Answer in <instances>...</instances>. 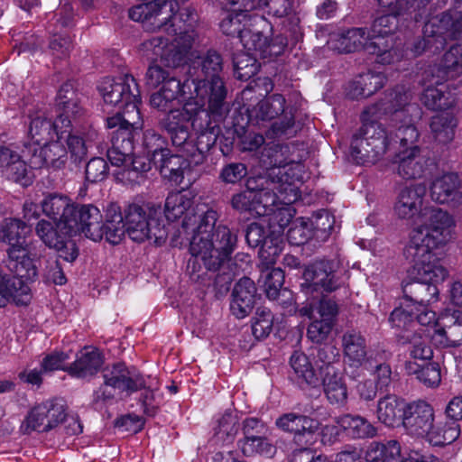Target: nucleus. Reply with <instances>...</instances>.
<instances>
[{
    "instance_id": "49",
    "label": "nucleus",
    "mask_w": 462,
    "mask_h": 462,
    "mask_svg": "<svg viewBox=\"0 0 462 462\" xmlns=\"http://www.w3.org/2000/svg\"><path fill=\"white\" fill-rule=\"evenodd\" d=\"M290 363L299 384L314 386L318 383V376L306 355L295 352L291 356Z\"/></svg>"
},
{
    "instance_id": "2",
    "label": "nucleus",
    "mask_w": 462,
    "mask_h": 462,
    "mask_svg": "<svg viewBox=\"0 0 462 462\" xmlns=\"http://www.w3.org/2000/svg\"><path fill=\"white\" fill-rule=\"evenodd\" d=\"M425 193L421 184L404 186L396 197L393 210L402 219H411L417 215L422 219L411 230L404 254L414 263L422 281H439L448 276V271L440 263L439 251L454 239L456 221L440 208L423 206Z\"/></svg>"
},
{
    "instance_id": "12",
    "label": "nucleus",
    "mask_w": 462,
    "mask_h": 462,
    "mask_svg": "<svg viewBox=\"0 0 462 462\" xmlns=\"http://www.w3.org/2000/svg\"><path fill=\"white\" fill-rule=\"evenodd\" d=\"M98 91L104 101L105 109L127 108L125 121L134 127L142 126L139 110L140 91L132 75L125 74L117 78H105L98 85Z\"/></svg>"
},
{
    "instance_id": "38",
    "label": "nucleus",
    "mask_w": 462,
    "mask_h": 462,
    "mask_svg": "<svg viewBox=\"0 0 462 462\" xmlns=\"http://www.w3.org/2000/svg\"><path fill=\"white\" fill-rule=\"evenodd\" d=\"M102 364L103 358L100 353L88 346L77 354L76 360L68 367V373L78 378H85L97 374Z\"/></svg>"
},
{
    "instance_id": "19",
    "label": "nucleus",
    "mask_w": 462,
    "mask_h": 462,
    "mask_svg": "<svg viewBox=\"0 0 462 462\" xmlns=\"http://www.w3.org/2000/svg\"><path fill=\"white\" fill-rule=\"evenodd\" d=\"M66 418V409L62 402L46 401L35 405L25 417L22 429L25 433L49 431Z\"/></svg>"
},
{
    "instance_id": "41",
    "label": "nucleus",
    "mask_w": 462,
    "mask_h": 462,
    "mask_svg": "<svg viewBox=\"0 0 462 462\" xmlns=\"http://www.w3.org/2000/svg\"><path fill=\"white\" fill-rule=\"evenodd\" d=\"M261 280L266 296L272 300H279L281 296L290 300V304L293 303L291 293L287 290H282L284 282V273L281 268H272L265 271L261 270Z\"/></svg>"
},
{
    "instance_id": "40",
    "label": "nucleus",
    "mask_w": 462,
    "mask_h": 462,
    "mask_svg": "<svg viewBox=\"0 0 462 462\" xmlns=\"http://www.w3.org/2000/svg\"><path fill=\"white\" fill-rule=\"evenodd\" d=\"M413 284H405L403 286L404 297L400 306L395 308L389 318V321L393 327L406 328L411 323L414 322V307L413 301Z\"/></svg>"
},
{
    "instance_id": "45",
    "label": "nucleus",
    "mask_w": 462,
    "mask_h": 462,
    "mask_svg": "<svg viewBox=\"0 0 462 462\" xmlns=\"http://www.w3.org/2000/svg\"><path fill=\"white\" fill-rule=\"evenodd\" d=\"M337 424L356 439L373 438L376 435V428L361 416L346 414L337 418Z\"/></svg>"
},
{
    "instance_id": "39",
    "label": "nucleus",
    "mask_w": 462,
    "mask_h": 462,
    "mask_svg": "<svg viewBox=\"0 0 462 462\" xmlns=\"http://www.w3.org/2000/svg\"><path fill=\"white\" fill-rule=\"evenodd\" d=\"M42 212L54 222H60L67 227V220L75 211V204L66 196L49 195L42 202Z\"/></svg>"
},
{
    "instance_id": "62",
    "label": "nucleus",
    "mask_w": 462,
    "mask_h": 462,
    "mask_svg": "<svg viewBox=\"0 0 462 462\" xmlns=\"http://www.w3.org/2000/svg\"><path fill=\"white\" fill-rule=\"evenodd\" d=\"M70 358L69 353L55 351L46 355L42 362L41 368L44 373H51L57 370L68 372L67 362Z\"/></svg>"
},
{
    "instance_id": "23",
    "label": "nucleus",
    "mask_w": 462,
    "mask_h": 462,
    "mask_svg": "<svg viewBox=\"0 0 462 462\" xmlns=\"http://www.w3.org/2000/svg\"><path fill=\"white\" fill-rule=\"evenodd\" d=\"M23 156L29 160L32 168L61 169L65 167L68 160V151L62 138L55 137L52 141L46 142L38 147L25 144L23 150Z\"/></svg>"
},
{
    "instance_id": "33",
    "label": "nucleus",
    "mask_w": 462,
    "mask_h": 462,
    "mask_svg": "<svg viewBox=\"0 0 462 462\" xmlns=\"http://www.w3.org/2000/svg\"><path fill=\"white\" fill-rule=\"evenodd\" d=\"M256 287L249 278L240 279L233 290L230 305L232 313L238 319H244L253 310L255 303Z\"/></svg>"
},
{
    "instance_id": "57",
    "label": "nucleus",
    "mask_w": 462,
    "mask_h": 462,
    "mask_svg": "<svg viewBox=\"0 0 462 462\" xmlns=\"http://www.w3.org/2000/svg\"><path fill=\"white\" fill-rule=\"evenodd\" d=\"M240 448L245 456L260 454L271 457L274 454V447L262 437L246 436L243 441H240Z\"/></svg>"
},
{
    "instance_id": "9",
    "label": "nucleus",
    "mask_w": 462,
    "mask_h": 462,
    "mask_svg": "<svg viewBox=\"0 0 462 462\" xmlns=\"http://www.w3.org/2000/svg\"><path fill=\"white\" fill-rule=\"evenodd\" d=\"M104 385L94 393V400L106 401L119 393L130 395L138 390H143L142 405L143 412L148 416H153L157 411V405L153 403L156 398L158 382L156 378L144 377L138 373L131 372L122 364L106 368L103 373Z\"/></svg>"
},
{
    "instance_id": "58",
    "label": "nucleus",
    "mask_w": 462,
    "mask_h": 462,
    "mask_svg": "<svg viewBox=\"0 0 462 462\" xmlns=\"http://www.w3.org/2000/svg\"><path fill=\"white\" fill-rule=\"evenodd\" d=\"M356 82L361 83L362 89H356L354 95L367 97L383 87L385 77L382 73L367 72L356 77Z\"/></svg>"
},
{
    "instance_id": "30",
    "label": "nucleus",
    "mask_w": 462,
    "mask_h": 462,
    "mask_svg": "<svg viewBox=\"0 0 462 462\" xmlns=\"http://www.w3.org/2000/svg\"><path fill=\"white\" fill-rule=\"evenodd\" d=\"M276 425L284 431L294 434V439L298 442L305 443L312 439L313 434L319 427L317 420L296 413H286L276 420Z\"/></svg>"
},
{
    "instance_id": "37",
    "label": "nucleus",
    "mask_w": 462,
    "mask_h": 462,
    "mask_svg": "<svg viewBox=\"0 0 462 462\" xmlns=\"http://www.w3.org/2000/svg\"><path fill=\"white\" fill-rule=\"evenodd\" d=\"M324 393L332 404H344L347 399V388L343 374L334 365H328L323 371Z\"/></svg>"
},
{
    "instance_id": "15",
    "label": "nucleus",
    "mask_w": 462,
    "mask_h": 462,
    "mask_svg": "<svg viewBox=\"0 0 462 462\" xmlns=\"http://www.w3.org/2000/svg\"><path fill=\"white\" fill-rule=\"evenodd\" d=\"M300 314L310 319L307 330L308 337L315 343H321L330 334L338 314V305L330 299H322L315 306L303 307Z\"/></svg>"
},
{
    "instance_id": "55",
    "label": "nucleus",
    "mask_w": 462,
    "mask_h": 462,
    "mask_svg": "<svg viewBox=\"0 0 462 462\" xmlns=\"http://www.w3.org/2000/svg\"><path fill=\"white\" fill-rule=\"evenodd\" d=\"M285 99L282 95L271 96L258 103L256 116L261 120H271L284 111Z\"/></svg>"
},
{
    "instance_id": "3",
    "label": "nucleus",
    "mask_w": 462,
    "mask_h": 462,
    "mask_svg": "<svg viewBox=\"0 0 462 462\" xmlns=\"http://www.w3.org/2000/svg\"><path fill=\"white\" fill-rule=\"evenodd\" d=\"M196 195L190 190L170 193L165 200L164 214L168 220L175 221L183 217L182 229L193 233L189 252L193 259L188 263V269L201 260L207 270H217L235 249L236 236L226 226H218L212 233L217 219L213 209L205 210L203 205L195 203Z\"/></svg>"
},
{
    "instance_id": "61",
    "label": "nucleus",
    "mask_w": 462,
    "mask_h": 462,
    "mask_svg": "<svg viewBox=\"0 0 462 462\" xmlns=\"http://www.w3.org/2000/svg\"><path fill=\"white\" fill-rule=\"evenodd\" d=\"M249 20L250 19H243L242 15L237 13H233L230 8L220 23V29L226 35L233 36L237 34L240 38L241 33L248 28L245 26Z\"/></svg>"
},
{
    "instance_id": "52",
    "label": "nucleus",
    "mask_w": 462,
    "mask_h": 462,
    "mask_svg": "<svg viewBox=\"0 0 462 462\" xmlns=\"http://www.w3.org/2000/svg\"><path fill=\"white\" fill-rule=\"evenodd\" d=\"M460 435L458 423L452 419L445 422L433 424L429 441L435 446L451 444Z\"/></svg>"
},
{
    "instance_id": "51",
    "label": "nucleus",
    "mask_w": 462,
    "mask_h": 462,
    "mask_svg": "<svg viewBox=\"0 0 462 462\" xmlns=\"http://www.w3.org/2000/svg\"><path fill=\"white\" fill-rule=\"evenodd\" d=\"M405 370L410 374H416L421 383L430 387L438 386L441 380L440 368L438 363H430L421 366L416 362L407 361Z\"/></svg>"
},
{
    "instance_id": "16",
    "label": "nucleus",
    "mask_w": 462,
    "mask_h": 462,
    "mask_svg": "<svg viewBox=\"0 0 462 462\" xmlns=\"http://www.w3.org/2000/svg\"><path fill=\"white\" fill-rule=\"evenodd\" d=\"M302 277L304 282L301 289L307 294L314 291L332 292L344 284L342 273L330 261H319L308 265Z\"/></svg>"
},
{
    "instance_id": "47",
    "label": "nucleus",
    "mask_w": 462,
    "mask_h": 462,
    "mask_svg": "<svg viewBox=\"0 0 462 462\" xmlns=\"http://www.w3.org/2000/svg\"><path fill=\"white\" fill-rule=\"evenodd\" d=\"M72 125L69 126V130L66 133L65 136L62 137L63 143H67L68 155L71 161L75 163L80 162L87 157L88 150L90 143L97 136L95 132L88 134L86 138L80 135L71 133Z\"/></svg>"
},
{
    "instance_id": "4",
    "label": "nucleus",
    "mask_w": 462,
    "mask_h": 462,
    "mask_svg": "<svg viewBox=\"0 0 462 462\" xmlns=\"http://www.w3.org/2000/svg\"><path fill=\"white\" fill-rule=\"evenodd\" d=\"M184 11L187 20L182 19V13L180 17L174 15L172 3H143L130 9L129 17L133 21L146 23L150 30L165 29L169 35L175 36L171 40L163 36L145 40L139 47L143 57L152 61L161 60L169 67H177L195 55L192 51L195 32L184 27L189 20L188 27H191L194 13L188 8Z\"/></svg>"
},
{
    "instance_id": "56",
    "label": "nucleus",
    "mask_w": 462,
    "mask_h": 462,
    "mask_svg": "<svg viewBox=\"0 0 462 462\" xmlns=\"http://www.w3.org/2000/svg\"><path fill=\"white\" fill-rule=\"evenodd\" d=\"M238 416L236 412L228 411L222 415L216 429L217 438L223 442L233 441L239 430Z\"/></svg>"
},
{
    "instance_id": "32",
    "label": "nucleus",
    "mask_w": 462,
    "mask_h": 462,
    "mask_svg": "<svg viewBox=\"0 0 462 462\" xmlns=\"http://www.w3.org/2000/svg\"><path fill=\"white\" fill-rule=\"evenodd\" d=\"M0 174L23 186L31 181L25 162L16 151L7 146H0Z\"/></svg>"
},
{
    "instance_id": "11",
    "label": "nucleus",
    "mask_w": 462,
    "mask_h": 462,
    "mask_svg": "<svg viewBox=\"0 0 462 462\" xmlns=\"http://www.w3.org/2000/svg\"><path fill=\"white\" fill-rule=\"evenodd\" d=\"M462 73V44L452 46L443 56L439 64L431 69V84L428 86L421 100L432 110H445L452 107L456 97L449 91V85L444 82Z\"/></svg>"
},
{
    "instance_id": "22",
    "label": "nucleus",
    "mask_w": 462,
    "mask_h": 462,
    "mask_svg": "<svg viewBox=\"0 0 462 462\" xmlns=\"http://www.w3.org/2000/svg\"><path fill=\"white\" fill-rule=\"evenodd\" d=\"M414 279L417 282L414 284V291H413V301L415 303L414 307V317H416V320L421 326H435L434 333L431 337H434L436 331L439 328V317L436 319V313L429 310L428 307L424 304V302H430L431 300H436L439 295V290L436 285L430 283H437L443 282V280H430V281H422L420 278L419 273L415 270L414 265L412 266ZM432 340L438 344L434 338Z\"/></svg>"
},
{
    "instance_id": "43",
    "label": "nucleus",
    "mask_w": 462,
    "mask_h": 462,
    "mask_svg": "<svg viewBox=\"0 0 462 462\" xmlns=\"http://www.w3.org/2000/svg\"><path fill=\"white\" fill-rule=\"evenodd\" d=\"M401 451L400 443L391 439L385 443L372 442L366 448L364 456L366 462H397Z\"/></svg>"
},
{
    "instance_id": "48",
    "label": "nucleus",
    "mask_w": 462,
    "mask_h": 462,
    "mask_svg": "<svg viewBox=\"0 0 462 462\" xmlns=\"http://www.w3.org/2000/svg\"><path fill=\"white\" fill-rule=\"evenodd\" d=\"M284 245L282 236L268 235V238L264 240L259 250L260 270L268 271V269L274 268L273 265L282 252Z\"/></svg>"
},
{
    "instance_id": "50",
    "label": "nucleus",
    "mask_w": 462,
    "mask_h": 462,
    "mask_svg": "<svg viewBox=\"0 0 462 462\" xmlns=\"http://www.w3.org/2000/svg\"><path fill=\"white\" fill-rule=\"evenodd\" d=\"M57 106L60 109L58 116L68 117L71 121L80 113V107L73 85L69 82L62 85L57 95Z\"/></svg>"
},
{
    "instance_id": "27",
    "label": "nucleus",
    "mask_w": 462,
    "mask_h": 462,
    "mask_svg": "<svg viewBox=\"0 0 462 462\" xmlns=\"http://www.w3.org/2000/svg\"><path fill=\"white\" fill-rule=\"evenodd\" d=\"M434 422L433 408L419 401L407 405L402 425L410 435L429 439Z\"/></svg>"
},
{
    "instance_id": "13",
    "label": "nucleus",
    "mask_w": 462,
    "mask_h": 462,
    "mask_svg": "<svg viewBox=\"0 0 462 462\" xmlns=\"http://www.w3.org/2000/svg\"><path fill=\"white\" fill-rule=\"evenodd\" d=\"M159 208L149 206L131 204L124 210V220L126 226V235L136 243L152 240L156 245H162L167 233L161 226Z\"/></svg>"
},
{
    "instance_id": "64",
    "label": "nucleus",
    "mask_w": 462,
    "mask_h": 462,
    "mask_svg": "<svg viewBox=\"0 0 462 462\" xmlns=\"http://www.w3.org/2000/svg\"><path fill=\"white\" fill-rule=\"evenodd\" d=\"M410 356L414 361H426L431 358L432 350L428 344V338L421 336H414L411 339Z\"/></svg>"
},
{
    "instance_id": "46",
    "label": "nucleus",
    "mask_w": 462,
    "mask_h": 462,
    "mask_svg": "<svg viewBox=\"0 0 462 462\" xmlns=\"http://www.w3.org/2000/svg\"><path fill=\"white\" fill-rule=\"evenodd\" d=\"M457 121L451 113H441L431 118L430 130L434 139L440 143H449L455 135Z\"/></svg>"
},
{
    "instance_id": "26",
    "label": "nucleus",
    "mask_w": 462,
    "mask_h": 462,
    "mask_svg": "<svg viewBox=\"0 0 462 462\" xmlns=\"http://www.w3.org/2000/svg\"><path fill=\"white\" fill-rule=\"evenodd\" d=\"M430 196L437 204L451 208L462 206V191L458 176L447 172L433 179L430 185Z\"/></svg>"
},
{
    "instance_id": "10",
    "label": "nucleus",
    "mask_w": 462,
    "mask_h": 462,
    "mask_svg": "<svg viewBox=\"0 0 462 462\" xmlns=\"http://www.w3.org/2000/svg\"><path fill=\"white\" fill-rule=\"evenodd\" d=\"M29 232L27 225L18 218L8 217L0 223V241L8 245V267L23 280H34L38 275L35 265L38 254L33 244L26 241Z\"/></svg>"
},
{
    "instance_id": "54",
    "label": "nucleus",
    "mask_w": 462,
    "mask_h": 462,
    "mask_svg": "<svg viewBox=\"0 0 462 462\" xmlns=\"http://www.w3.org/2000/svg\"><path fill=\"white\" fill-rule=\"evenodd\" d=\"M430 0H378L381 8L394 14L411 16Z\"/></svg>"
},
{
    "instance_id": "28",
    "label": "nucleus",
    "mask_w": 462,
    "mask_h": 462,
    "mask_svg": "<svg viewBox=\"0 0 462 462\" xmlns=\"http://www.w3.org/2000/svg\"><path fill=\"white\" fill-rule=\"evenodd\" d=\"M329 47L338 52H353L365 49L368 53H376L378 42L369 41V35L365 29L352 28L340 33L330 36L328 42Z\"/></svg>"
},
{
    "instance_id": "63",
    "label": "nucleus",
    "mask_w": 462,
    "mask_h": 462,
    "mask_svg": "<svg viewBox=\"0 0 462 462\" xmlns=\"http://www.w3.org/2000/svg\"><path fill=\"white\" fill-rule=\"evenodd\" d=\"M108 174L106 162L99 157L91 159L86 166V178L90 182L104 180Z\"/></svg>"
},
{
    "instance_id": "7",
    "label": "nucleus",
    "mask_w": 462,
    "mask_h": 462,
    "mask_svg": "<svg viewBox=\"0 0 462 462\" xmlns=\"http://www.w3.org/2000/svg\"><path fill=\"white\" fill-rule=\"evenodd\" d=\"M222 70L220 55L209 51L196 57L189 68V79L193 94L190 101L208 104L213 113H219L225 103L226 90L219 73Z\"/></svg>"
},
{
    "instance_id": "29",
    "label": "nucleus",
    "mask_w": 462,
    "mask_h": 462,
    "mask_svg": "<svg viewBox=\"0 0 462 462\" xmlns=\"http://www.w3.org/2000/svg\"><path fill=\"white\" fill-rule=\"evenodd\" d=\"M342 348L345 362L353 367L364 365L366 369H372V365L367 357L366 342L364 336L356 330L346 331L342 336Z\"/></svg>"
},
{
    "instance_id": "44",
    "label": "nucleus",
    "mask_w": 462,
    "mask_h": 462,
    "mask_svg": "<svg viewBox=\"0 0 462 462\" xmlns=\"http://www.w3.org/2000/svg\"><path fill=\"white\" fill-rule=\"evenodd\" d=\"M244 48L250 53L260 58L273 55L272 46L267 36L257 29L247 28L239 38Z\"/></svg>"
},
{
    "instance_id": "6",
    "label": "nucleus",
    "mask_w": 462,
    "mask_h": 462,
    "mask_svg": "<svg viewBox=\"0 0 462 462\" xmlns=\"http://www.w3.org/2000/svg\"><path fill=\"white\" fill-rule=\"evenodd\" d=\"M123 144L125 151H121L116 145L107 151V158L115 168L113 176L123 184H143L152 164L157 165L169 151L164 139L153 130H147L143 134L144 156L132 155L133 146L129 139L123 140Z\"/></svg>"
},
{
    "instance_id": "8",
    "label": "nucleus",
    "mask_w": 462,
    "mask_h": 462,
    "mask_svg": "<svg viewBox=\"0 0 462 462\" xmlns=\"http://www.w3.org/2000/svg\"><path fill=\"white\" fill-rule=\"evenodd\" d=\"M291 150L289 144H273L264 149L263 155L267 158H263V162L270 167L268 176L264 177L267 189L279 190L287 203L300 198V185L304 175V165L290 157Z\"/></svg>"
},
{
    "instance_id": "31",
    "label": "nucleus",
    "mask_w": 462,
    "mask_h": 462,
    "mask_svg": "<svg viewBox=\"0 0 462 462\" xmlns=\"http://www.w3.org/2000/svg\"><path fill=\"white\" fill-rule=\"evenodd\" d=\"M274 193L277 199L271 206L270 212L261 217H263V223L268 225L270 235L282 236L284 228L291 223L294 216V209L291 204L295 201L287 203L279 190H274Z\"/></svg>"
},
{
    "instance_id": "60",
    "label": "nucleus",
    "mask_w": 462,
    "mask_h": 462,
    "mask_svg": "<svg viewBox=\"0 0 462 462\" xmlns=\"http://www.w3.org/2000/svg\"><path fill=\"white\" fill-rule=\"evenodd\" d=\"M273 316L267 309H258L252 324L253 335L257 339L266 337L272 331Z\"/></svg>"
},
{
    "instance_id": "25",
    "label": "nucleus",
    "mask_w": 462,
    "mask_h": 462,
    "mask_svg": "<svg viewBox=\"0 0 462 462\" xmlns=\"http://www.w3.org/2000/svg\"><path fill=\"white\" fill-rule=\"evenodd\" d=\"M67 229L82 233L86 237L99 241L103 238L102 215L94 205H75V211L67 220Z\"/></svg>"
},
{
    "instance_id": "36",
    "label": "nucleus",
    "mask_w": 462,
    "mask_h": 462,
    "mask_svg": "<svg viewBox=\"0 0 462 462\" xmlns=\"http://www.w3.org/2000/svg\"><path fill=\"white\" fill-rule=\"evenodd\" d=\"M405 402L394 394H387L378 400L376 416L386 426L402 423L407 408Z\"/></svg>"
},
{
    "instance_id": "20",
    "label": "nucleus",
    "mask_w": 462,
    "mask_h": 462,
    "mask_svg": "<svg viewBox=\"0 0 462 462\" xmlns=\"http://www.w3.org/2000/svg\"><path fill=\"white\" fill-rule=\"evenodd\" d=\"M55 226L47 220L37 223L35 233L42 243L55 249L59 256L67 262H73L78 257V248L75 243L68 239L72 231L66 228L63 224L54 222Z\"/></svg>"
},
{
    "instance_id": "14",
    "label": "nucleus",
    "mask_w": 462,
    "mask_h": 462,
    "mask_svg": "<svg viewBox=\"0 0 462 462\" xmlns=\"http://www.w3.org/2000/svg\"><path fill=\"white\" fill-rule=\"evenodd\" d=\"M265 182L266 180L263 176L249 178L246 181V190L233 196L232 207L240 212H250L252 216L266 215L277 196L271 187L267 189Z\"/></svg>"
},
{
    "instance_id": "42",
    "label": "nucleus",
    "mask_w": 462,
    "mask_h": 462,
    "mask_svg": "<svg viewBox=\"0 0 462 462\" xmlns=\"http://www.w3.org/2000/svg\"><path fill=\"white\" fill-rule=\"evenodd\" d=\"M106 240L113 245H118L126 235V226L124 216L117 206L112 205L106 212V219L102 224Z\"/></svg>"
},
{
    "instance_id": "24",
    "label": "nucleus",
    "mask_w": 462,
    "mask_h": 462,
    "mask_svg": "<svg viewBox=\"0 0 462 462\" xmlns=\"http://www.w3.org/2000/svg\"><path fill=\"white\" fill-rule=\"evenodd\" d=\"M195 165L193 160L189 161L188 158H184L183 155L171 154L168 151L155 166L159 168L163 178L176 185L189 187L199 178Z\"/></svg>"
},
{
    "instance_id": "5",
    "label": "nucleus",
    "mask_w": 462,
    "mask_h": 462,
    "mask_svg": "<svg viewBox=\"0 0 462 462\" xmlns=\"http://www.w3.org/2000/svg\"><path fill=\"white\" fill-rule=\"evenodd\" d=\"M225 112V103L219 113H213L208 104L189 101L183 109L171 111L160 124L172 145L199 164L215 144L219 134L218 122Z\"/></svg>"
},
{
    "instance_id": "21",
    "label": "nucleus",
    "mask_w": 462,
    "mask_h": 462,
    "mask_svg": "<svg viewBox=\"0 0 462 462\" xmlns=\"http://www.w3.org/2000/svg\"><path fill=\"white\" fill-rule=\"evenodd\" d=\"M400 16L389 13L375 19L372 25L369 41L379 42L375 53L379 63L390 64L400 59L397 50L393 48V39H384L398 29Z\"/></svg>"
},
{
    "instance_id": "35",
    "label": "nucleus",
    "mask_w": 462,
    "mask_h": 462,
    "mask_svg": "<svg viewBox=\"0 0 462 462\" xmlns=\"http://www.w3.org/2000/svg\"><path fill=\"white\" fill-rule=\"evenodd\" d=\"M29 292L30 288L23 279L0 273V307L10 301L26 304L30 300Z\"/></svg>"
},
{
    "instance_id": "17",
    "label": "nucleus",
    "mask_w": 462,
    "mask_h": 462,
    "mask_svg": "<svg viewBox=\"0 0 462 462\" xmlns=\"http://www.w3.org/2000/svg\"><path fill=\"white\" fill-rule=\"evenodd\" d=\"M71 126V120L68 117L57 116L52 121L43 113L36 112L29 116V125L27 131L28 140L23 144H30L32 147H38L41 144L52 141L53 138H62Z\"/></svg>"
},
{
    "instance_id": "34",
    "label": "nucleus",
    "mask_w": 462,
    "mask_h": 462,
    "mask_svg": "<svg viewBox=\"0 0 462 462\" xmlns=\"http://www.w3.org/2000/svg\"><path fill=\"white\" fill-rule=\"evenodd\" d=\"M327 230L331 228L330 216L327 211L317 214L315 222L308 223L303 218L294 220L287 232L290 244L294 245H303L310 236L311 228Z\"/></svg>"
},
{
    "instance_id": "1",
    "label": "nucleus",
    "mask_w": 462,
    "mask_h": 462,
    "mask_svg": "<svg viewBox=\"0 0 462 462\" xmlns=\"http://www.w3.org/2000/svg\"><path fill=\"white\" fill-rule=\"evenodd\" d=\"M411 98L409 91L397 87L364 111L360 136L351 143V154L357 163H375L387 150L393 149V163L401 178L424 176L428 160L417 145L420 133L415 125L421 109Z\"/></svg>"
},
{
    "instance_id": "53",
    "label": "nucleus",
    "mask_w": 462,
    "mask_h": 462,
    "mask_svg": "<svg viewBox=\"0 0 462 462\" xmlns=\"http://www.w3.org/2000/svg\"><path fill=\"white\" fill-rule=\"evenodd\" d=\"M434 28L435 23L433 22L425 24L424 38L415 46L414 53L416 55L420 54L423 51H436L443 49L445 38Z\"/></svg>"
},
{
    "instance_id": "18",
    "label": "nucleus",
    "mask_w": 462,
    "mask_h": 462,
    "mask_svg": "<svg viewBox=\"0 0 462 462\" xmlns=\"http://www.w3.org/2000/svg\"><path fill=\"white\" fill-rule=\"evenodd\" d=\"M192 96L195 94L189 79L181 83L177 79H171L151 95L150 105L159 111L170 110L166 117L171 111L183 109Z\"/></svg>"
},
{
    "instance_id": "59",
    "label": "nucleus",
    "mask_w": 462,
    "mask_h": 462,
    "mask_svg": "<svg viewBox=\"0 0 462 462\" xmlns=\"http://www.w3.org/2000/svg\"><path fill=\"white\" fill-rule=\"evenodd\" d=\"M256 57L246 53L234 59L235 73L238 79L247 80L257 73L259 66Z\"/></svg>"
}]
</instances>
